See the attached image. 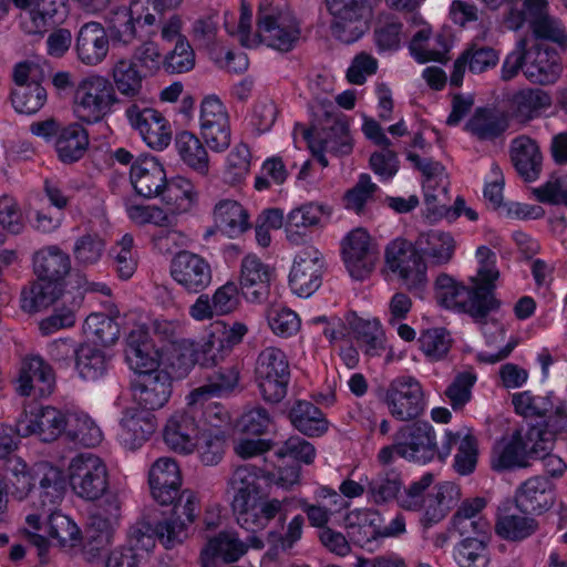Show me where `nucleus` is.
<instances>
[{"label": "nucleus", "instance_id": "a18cd8bd", "mask_svg": "<svg viewBox=\"0 0 567 567\" xmlns=\"http://www.w3.org/2000/svg\"><path fill=\"white\" fill-rule=\"evenodd\" d=\"M206 383L195 389L188 399L198 403L199 398L220 396L237 386L239 373L234 367L218 368L205 375Z\"/></svg>", "mask_w": 567, "mask_h": 567}, {"label": "nucleus", "instance_id": "052dcab7", "mask_svg": "<svg viewBox=\"0 0 567 567\" xmlns=\"http://www.w3.org/2000/svg\"><path fill=\"white\" fill-rule=\"evenodd\" d=\"M350 324L359 347L369 355L379 354L384 343V334L379 321L354 319Z\"/></svg>", "mask_w": 567, "mask_h": 567}, {"label": "nucleus", "instance_id": "a211bd4d", "mask_svg": "<svg viewBox=\"0 0 567 567\" xmlns=\"http://www.w3.org/2000/svg\"><path fill=\"white\" fill-rule=\"evenodd\" d=\"M322 269V256L316 247L308 246L301 249L295 257L289 274L292 291L300 297L311 296L321 286Z\"/></svg>", "mask_w": 567, "mask_h": 567}, {"label": "nucleus", "instance_id": "13d9d810", "mask_svg": "<svg viewBox=\"0 0 567 567\" xmlns=\"http://www.w3.org/2000/svg\"><path fill=\"white\" fill-rule=\"evenodd\" d=\"M11 102L18 113L31 115L45 104L47 91L40 81H31L28 86H18L12 90Z\"/></svg>", "mask_w": 567, "mask_h": 567}, {"label": "nucleus", "instance_id": "f3484780", "mask_svg": "<svg viewBox=\"0 0 567 567\" xmlns=\"http://www.w3.org/2000/svg\"><path fill=\"white\" fill-rule=\"evenodd\" d=\"M401 457L427 463L437 453L436 436L429 422H414L400 429L396 434Z\"/></svg>", "mask_w": 567, "mask_h": 567}, {"label": "nucleus", "instance_id": "58836bf2", "mask_svg": "<svg viewBox=\"0 0 567 567\" xmlns=\"http://www.w3.org/2000/svg\"><path fill=\"white\" fill-rule=\"evenodd\" d=\"M509 126L505 113L480 107L466 123L465 128L481 141H493L499 137Z\"/></svg>", "mask_w": 567, "mask_h": 567}, {"label": "nucleus", "instance_id": "7c9ffc66", "mask_svg": "<svg viewBox=\"0 0 567 567\" xmlns=\"http://www.w3.org/2000/svg\"><path fill=\"white\" fill-rule=\"evenodd\" d=\"M551 105V96L542 89H523L508 101L509 116L519 123H528Z\"/></svg>", "mask_w": 567, "mask_h": 567}, {"label": "nucleus", "instance_id": "473e14b6", "mask_svg": "<svg viewBox=\"0 0 567 567\" xmlns=\"http://www.w3.org/2000/svg\"><path fill=\"white\" fill-rule=\"evenodd\" d=\"M330 212L326 206L316 203H307L293 208L286 218L285 230L287 239L292 244H301L311 227L320 225L323 215Z\"/></svg>", "mask_w": 567, "mask_h": 567}, {"label": "nucleus", "instance_id": "680f3d73", "mask_svg": "<svg viewBox=\"0 0 567 567\" xmlns=\"http://www.w3.org/2000/svg\"><path fill=\"white\" fill-rule=\"evenodd\" d=\"M512 403L516 413L528 416L555 415L554 402L550 394L533 395L530 391L515 393Z\"/></svg>", "mask_w": 567, "mask_h": 567}, {"label": "nucleus", "instance_id": "6e6d98bb", "mask_svg": "<svg viewBox=\"0 0 567 567\" xmlns=\"http://www.w3.org/2000/svg\"><path fill=\"white\" fill-rule=\"evenodd\" d=\"M487 537L463 538L455 547L454 558L460 567H486L489 561Z\"/></svg>", "mask_w": 567, "mask_h": 567}, {"label": "nucleus", "instance_id": "4468645a", "mask_svg": "<svg viewBox=\"0 0 567 567\" xmlns=\"http://www.w3.org/2000/svg\"><path fill=\"white\" fill-rule=\"evenodd\" d=\"M342 255L350 276L363 280L374 269L379 251L369 233L355 228L343 239Z\"/></svg>", "mask_w": 567, "mask_h": 567}, {"label": "nucleus", "instance_id": "2eb2a0df", "mask_svg": "<svg viewBox=\"0 0 567 567\" xmlns=\"http://www.w3.org/2000/svg\"><path fill=\"white\" fill-rule=\"evenodd\" d=\"M126 117L133 128L138 131L144 142L153 150L162 151L172 141L168 121L157 110L132 104L126 109Z\"/></svg>", "mask_w": 567, "mask_h": 567}, {"label": "nucleus", "instance_id": "3c124183", "mask_svg": "<svg viewBox=\"0 0 567 567\" xmlns=\"http://www.w3.org/2000/svg\"><path fill=\"white\" fill-rule=\"evenodd\" d=\"M0 480L6 481L13 496L22 499L34 486V475L28 471L27 464L19 458H11L0 466Z\"/></svg>", "mask_w": 567, "mask_h": 567}, {"label": "nucleus", "instance_id": "f8f14e48", "mask_svg": "<svg viewBox=\"0 0 567 567\" xmlns=\"http://www.w3.org/2000/svg\"><path fill=\"white\" fill-rule=\"evenodd\" d=\"M198 403L189 399L187 408L176 411L166 422L163 439L167 447L179 454H190L198 444L200 420Z\"/></svg>", "mask_w": 567, "mask_h": 567}, {"label": "nucleus", "instance_id": "2f4dec72", "mask_svg": "<svg viewBox=\"0 0 567 567\" xmlns=\"http://www.w3.org/2000/svg\"><path fill=\"white\" fill-rule=\"evenodd\" d=\"M511 159L524 181L533 182L538 178L543 155L534 140L524 135L514 138L511 145Z\"/></svg>", "mask_w": 567, "mask_h": 567}, {"label": "nucleus", "instance_id": "39448f33", "mask_svg": "<svg viewBox=\"0 0 567 567\" xmlns=\"http://www.w3.org/2000/svg\"><path fill=\"white\" fill-rule=\"evenodd\" d=\"M255 379L262 399L269 403H279L286 396L290 381L286 353L277 347L261 350L256 360Z\"/></svg>", "mask_w": 567, "mask_h": 567}, {"label": "nucleus", "instance_id": "f03ea898", "mask_svg": "<svg viewBox=\"0 0 567 567\" xmlns=\"http://www.w3.org/2000/svg\"><path fill=\"white\" fill-rule=\"evenodd\" d=\"M498 271L482 268L477 277L472 278L473 286L466 287L446 274H441L435 281V298L446 308L468 315L475 323L486 324L491 312L501 307L495 297V280Z\"/></svg>", "mask_w": 567, "mask_h": 567}, {"label": "nucleus", "instance_id": "c756f323", "mask_svg": "<svg viewBox=\"0 0 567 567\" xmlns=\"http://www.w3.org/2000/svg\"><path fill=\"white\" fill-rule=\"evenodd\" d=\"M247 549V544L239 539L236 532H220L215 537L209 538L206 546L202 549L200 564L203 567H216L217 559H221L225 563H234Z\"/></svg>", "mask_w": 567, "mask_h": 567}, {"label": "nucleus", "instance_id": "e433bc0d", "mask_svg": "<svg viewBox=\"0 0 567 567\" xmlns=\"http://www.w3.org/2000/svg\"><path fill=\"white\" fill-rule=\"evenodd\" d=\"M288 416L293 427L307 436H320L328 430V421L323 413L309 401L297 400Z\"/></svg>", "mask_w": 567, "mask_h": 567}, {"label": "nucleus", "instance_id": "a878e982", "mask_svg": "<svg viewBox=\"0 0 567 567\" xmlns=\"http://www.w3.org/2000/svg\"><path fill=\"white\" fill-rule=\"evenodd\" d=\"M457 446L454 457V468L461 475L471 474L477 463L478 444L472 430L464 426L456 432L446 431L440 457L444 458L451 454L452 447Z\"/></svg>", "mask_w": 567, "mask_h": 567}, {"label": "nucleus", "instance_id": "6ab92c4d", "mask_svg": "<svg viewBox=\"0 0 567 567\" xmlns=\"http://www.w3.org/2000/svg\"><path fill=\"white\" fill-rule=\"evenodd\" d=\"M55 386V375L41 357H27L21 364L17 391L23 396L47 398Z\"/></svg>", "mask_w": 567, "mask_h": 567}, {"label": "nucleus", "instance_id": "20e7f679", "mask_svg": "<svg viewBox=\"0 0 567 567\" xmlns=\"http://www.w3.org/2000/svg\"><path fill=\"white\" fill-rule=\"evenodd\" d=\"M379 0H326L332 17V35L346 44L358 41L370 28L373 9Z\"/></svg>", "mask_w": 567, "mask_h": 567}, {"label": "nucleus", "instance_id": "9d476101", "mask_svg": "<svg viewBox=\"0 0 567 567\" xmlns=\"http://www.w3.org/2000/svg\"><path fill=\"white\" fill-rule=\"evenodd\" d=\"M385 261L396 272L408 289H419L426 282V265L417 247L404 239L391 241L385 250Z\"/></svg>", "mask_w": 567, "mask_h": 567}, {"label": "nucleus", "instance_id": "69168bd1", "mask_svg": "<svg viewBox=\"0 0 567 567\" xmlns=\"http://www.w3.org/2000/svg\"><path fill=\"white\" fill-rule=\"evenodd\" d=\"M476 382V374L471 371L458 372L444 391L453 410H461L471 401L472 388Z\"/></svg>", "mask_w": 567, "mask_h": 567}, {"label": "nucleus", "instance_id": "8fccbe9b", "mask_svg": "<svg viewBox=\"0 0 567 567\" xmlns=\"http://www.w3.org/2000/svg\"><path fill=\"white\" fill-rule=\"evenodd\" d=\"M112 76L114 85L121 94L127 97H135L142 92L143 80L146 73H141L136 62L121 59L114 64Z\"/></svg>", "mask_w": 567, "mask_h": 567}, {"label": "nucleus", "instance_id": "79ce46f5", "mask_svg": "<svg viewBox=\"0 0 567 567\" xmlns=\"http://www.w3.org/2000/svg\"><path fill=\"white\" fill-rule=\"evenodd\" d=\"M175 146L184 164L200 176H207L209 172L208 153L197 136L188 131H183L176 135Z\"/></svg>", "mask_w": 567, "mask_h": 567}, {"label": "nucleus", "instance_id": "5701e85b", "mask_svg": "<svg viewBox=\"0 0 567 567\" xmlns=\"http://www.w3.org/2000/svg\"><path fill=\"white\" fill-rule=\"evenodd\" d=\"M272 270L254 255L246 256L241 261L240 288L247 301L261 303L270 293Z\"/></svg>", "mask_w": 567, "mask_h": 567}, {"label": "nucleus", "instance_id": "37998d69", "mask_svg": "<svg viewBox=\"0 0 567 567\" xmlns=\"http://www.w3.org/2000/svg\"><path fill=\"white\" fill-rule=\"evenodd\" d=\"M63 290L64 282L38 279L29 291H22L21 308L29 313L40 311L54 303L62 296Z\"/></svg>", "mask_w": 567, "mask_h": 567}, {"label": "nucleus", "instance_id": "bf43d9fd", "mask_svg": "<svg viewBox=\"0 0 567 567\" xmlns=\"http://www.w3.org/2000/svg\"><path fill=\"white\" fill-rule=\"evenodd\" d=\"M65 436L70 442L86 447L95 446L102 441L101 430L84 414H69Z\"/></svg>", "mask_w": 567, "mask_h": 567}, {"label": "nucleus", "instance_id": "9b49d317", "mask_svg": "<svg viewBox=\"0 0 567 567\" xmlns=\"http://www.w3.org/2000/svg\"><path fill=\"white\" fill-rule=\"evenodd\" d=\"M198 514V499L196 493L186 489L179 503L173 506L172 514L155 524L156 538L167 548L181 545L187 537V527L194 523Z\"/></svg>", "mask_w": 567, "mask_h": 567}, {"label": "nucleus", "instance_id": "1a4fd4ad", "mask_svg": "<svg viewBox=\"0 0 567 567\" xmlns=\"http://www.w3.org/2000/svg\"><path fill=\"white\" fill-rule=\"evenodd\" d=\"M299 22L288 13L275 12L268 7H259L257 37L260 42L280 52L291 51L300 39Z\"/></svg>", "mask_w": 567, "mask_h": 567}, {"label": "nucleus", "instance_id": "ea45409f", "mask_svg": "<svg viewBox=\"0 0 567 567\" xmlns=\"http://www.w3.org/2000/svg\"><path fill=\"white\" fill-rule=\"evenodd\" d=\"M431 30L427 28L417 31L409 45L411 54L420 63H426L430 61L445 62L446 54L450 50V44L446 37L439 33L434 39L430 40Z\"/></svg>", "mask_w": 567, "mask_h": 567}, {"label": "nucleus", "instance_id": "7ed1b4c3", "mask_svg": "<svg viewBox=\"0 0 567 567\" xmlns=\"http://www.w3.org/2000/svg\"><path fill=\"white\" fill-rule=\"evenodd\" d=\"M554 446V432L545 429L544 424H536L513 432L508 440L503 439L495 443L491 455V466L502 472L515 468H526L529 460H536L542 451Z\"/></svg>", "mask_w": 567, "mask_h": 567}, {"label": "nucleus", "instance_id": "423d86ee", "mask_svg": "<svg viewBox=\"0 0 567 567\" xmlns=\"http://www.w3.org/2000/svg\"><path fill=\"white\" fill-rule=\"evenodd\" d=\"M117 102L114 85L105 78L94 75L84 79L74 96V114L81 122H100Z\"/></svg>", "mask_w": 567, "mask_h": 567}, {"label": "nucleus", "instance_id": "a19ab883", "mask_svg": "<svg viewBox=\"0 0 567 567\" xmlns=\"http://www.w3.org/2000/svg\"><path fill=\"white\" fill-rule=\"evenodd\" d=\"M415 246L433 264L445 265L453 258L456 243L450 233L431 230L421 234L415 241Z\"/></svg>", "mask_w": 567, "mask_h": 567}, {"label": "nucleus", "instance_id": "4d7b16f0", "mask_svg": "<svg viewBox=\"0 0 567 567\" xmlns=\"http://www.w3.org/2000/svg\"><path fill=\"white\" fill-rule=\"evenodd\" d=\"M106 32L110 41L127 45L136 38V21L133 11L126 7H118L112 11Z\"/></svg>", "mask_w": 567, "mask_h": 567}, {"label": "nucleus", "instance_id": "e2e57ef3", "mask_svg": "<svg viewBox=\"0 0 567 567\" xmlns=\"http://www.w3.org/2000/svg\"><path fill=\"white\" fill-rule=\"evenodd\" d=\"M105 251V241L97 234L80 236L73 246L72 252L76 265L89 267L96 265Z\"/></svg>", "mask_w": 567, "mask_h": 567}, {"label": "nucleus", "instance_id": "4be33fe9", "mask_svg": "<svg viewBox=\"0 0 567 567\" xmlns=\"http://www.w3.org/2000/svg\"><path fill=\"white\" fill-rule=\"evenodd\" d=\"M68 421L69 414L50 405L41 406L28 421L18 422L17 433L21 436L37 434L41 441L52 442L65 434Z\"/></svg>", "mask_w": 567, "mask_h": 567}, {"label": "nucleus", "instance_id": "5fc2aeb1", "mask_svg": "<svg viewBox=\"0 0 567 567\" xmlns=\"http://www.w3.org/2000/svg\"><path fill=\"white\" fill-rule=\"evenodd\" d=\"M35 476L39 477L41 506L50 512L62 497V474L56 467L42 464L38 466Z\"/></svg>", "mask_w": 567, "mask_h": 567}, {"label": "nucleus", "instance_id": "f257e3e1", "mask_svg": "<svg viewBox=\"0 0 567 567\" xmlns=\"http://www.w3.org/2000/svg\"><path fill=\"white\" fill-rule=\"evenodd\" d=\"M269 472L254 465H241L234 470L227 482V494L237 524L250 533L268 526L276 517L282 525L287 519L289 498H267L262 483H268Z\"/></svg>", "mask_w": 567, "mask_h": 567}, {"label": "nucleus", "instance_id": "72a5a7b5", "mask_svg": "<svg viewBox=\"0 0 567 567\" xmlns=\"http://www.w3.org/2000/svg\"><path fill=\"white\" fill-rule=\"evenodd\" d=\"M33 270L40 280L64 282L71 270L70 256L58 246L45 247L34 254Z\"/></svg>", "mask_w": 567, "mask_h": 567}, {"label": "nucleus", "instance_id": "aec40b11", "mask_svg": "<svg viewBox=\"0 0 567 567\" xmlns=\"http://www.w3.org/2000/svg\"><path fill=\"white\" fill-rule=\"evenodd\" d=\"M74 50L79 61L87 66L102 63L110 50L105 27L96 21L82 24L74 39Z\"/></svg>", "mask_w": 567, "mask_h": 567}, {"label": "nucleus", "instance_id": "338daca9", "mask_svg": "<svg viewBox=\"0 0 567 567\" xmlns=\"http://www.w3.org/2000/svg\"><path fill=\"white\" fill-rule=\"evenodd\" d=\"M85 329L105 347L115 343L120 337L118 323L100 313H93L85 319Z\"/></svg>", "mask_w": 567, "mask_h": 567}, {"label": "nucleus", "instance_id": "bb28decb", "mask_svg": "<svg viewBox=\"0 0 567 567\" xmlns=\"http://www.w3.org/2000/svg\"><path fill=\"white\" fill-rule=\"evenodd\" d=\"M120 426L121 444L126 450L135 451L151 439L157 427V422L151 412L133 408L124 411Z\"/></svg>", "mask_w": 567, "mask_h": 567}, {"label": "nucleus", "instance_id": "c9c22d12", "mask_svg": "<svg viewBox=\"0 0 567 567\" xmlns=\"http://www.w3.org/2000/svg\"><path fill=\"white\" fill-rule=\"evenodd\" d=\"M213 215L216 227L230 238L238 237L250 227L248 212L233 199L219 200Z\"/></svg>", "mask_w": 567, "mask_h": 567}, {"label": "nucleus", "instance_id": "dca6fc26", "mask_svg": "<svg viewBox=\"0 0 567 567\" xmlns=\"http://www.w3.org/2000/svg\"><path fill=\"white\" fill-rule=\"evenodd\" d=\"M148 485L153 499L162 506H175L186 491H181V471L176 461L171 457H161L152 464Z\"/></svg>", "mask_w": 567, "mask_h": 567}, {"label": "nucleus", "instance_id": "ddd939ff", "mask_svg": "<svg viewBox=\"0 0 567 567\" xmlns=\"http://www.w3.org/2000/svg\"><path fill=\"white\" fill-rule=\"evenodd\" d=\"M173 280L188 293L203 292L213 280L210 264L200 255L179 250L169 264Z\"/></svg>", "mask_w": 567, "mask_h": 567}, {"label": "nucleus", "instance_id": "09e8293b", "mask_svg": "<svg viewBox=\"0 0 567 567\" xmlns=\"http://www.w3.org/2000/svg\"><path fill=\"white\" fill-rule=\"evenodd\" d=\"M109 368V360L105 353L89 343L79 346L75 369L84 380L95 381L103 377Z\"/></svg>", "mask_w": 567, "mask_h": 567}, {"label": "nucleus", "instance_id": "4c0bfd02", "mask_svg": "<svg viewBox=\"0 0 567 567\" xmlns=\"http://www.w3.org/2000/svg\"><path fill=\"white\" fill-rule=\"evenodd\" d=\"M318 144V151L344 156L352 151V141L349 134V124L346 116L338 114L332 117V124L323 127L315 140Z\"/></svg>", "mask_w": 567, "mask_h": 567}, {"label": "nucleus", "instance_id": "603ef678", "mask_svg": "<svg viewBox=\"0 0 567 567\" xmlns=\"http://www.w3.org/2000/svg\"><path fill=\"white\" fill-rule=\"evenodd\" d=\"M402 487L401 474L394 468L380 472L367 483L369 498L375 504H384L396 498Z\"/></svg>", "mask_w": 567, "mask_h": 567}, {"label": "nucleus", "instance_id": "b1692460", "mask_svg": "<svg viewBox=\"0 0 567 567\" xmlns=\"http://www.w3.org/2000/svg\"><path fill=\"white\" fill-rule=\"evenodd\" d=\"M527 56L524 75L529 82L548 85L559 79L563 69L554 49L543 43H536L528 49Z\"/></svg>", "mask_w": 567, "mask_h": 567}, {"label": "nucleus", "instance_id": "774afa93", "mask_svg": "<svg viewBox=\"0 0 567 567\" xmlns=\"http://www.w3.org/2000/svg\"><path fill=\"white\" fill-rule=\"evenodd\" d=\"M420 349L432 359L443 358L450 350V333L444 328H435L423 331L419 338Z\"/></svg>", "mask_w": 567, "mask_h": 567}, {"label": "nucleus", "instance_id": "0e129e2a", "mask_svg": "<svg viewBox=\"0 0 567 567\" xmlns=\"http://www.w3.org/2000/svg\"><path fill=\"white\" fill-rule=\"evenodd\" d=\"M195 66V52L186 38L177 39L174 49L163 60V68L169 74L186 73Z\"/></svg>", "mask_w": 567, "mask_h": 567}, {"label": "nucleus", "instance_id": "393cba45", "mask_svg": "<svg viewBox=\"0 0 567 567\" xmlns=\"http://www.w3.org/2000/svg\"><path fill=\"white\" fill-rule=\"evenodd\" d=\"M131 183L142 197H157L163 190L167 178L163 165L152 155L136 158L130 172Z\"/></svg>", "mask_w": 567, "mask_h": 567}, {"label": "nucleus", "instance_id": "c85d7f7f", "mask_svg": "<svg viewBox=\"0 0 567 567\" xmlns=\"http://www.w3.org/2000/svg\"><path fill=\"white\" fill-rule=\"evenodd\" d=\"M554 499L553 483L545 476L528 478L515 496L516 506L524 514H540L551 507Z\"/></svg>", "mask_w": 567, "mask_h": 567}, {"label": "nucleus", "instance_id": "6e6552de", "mask_svg": "<svg viewBox=\"0 0 567 567\" xmlns=\"http://www.w3.org/2000/svg\"><path fill=\"white\" fill-rule=\"evenodd\" d=\"M380 398L386 404L390 414L399 421L415 420L426 406L422 384L414 377L401 375L393 379Z\"/></svg>", "mask_w": 567, "mask_h": 567}, {"label": "nucleus", "instance_id": "de8ad7c7", "mask_svg": "<svg viewBox=\"0 0 567 567\" xmlns=\"http://www.w3.org/2000/svg\"><path fill=\"white\" fill-rule=\"evenodd\" d=\"M305 527V517L296 515L288 523L284 533L270 530L267 535V542L270 545L266 551L265 557L269 560H276L280 553L291 550L295 545L301 539Z\"/></svg>", "mask_w": 567, "mask_h": 567}, {"label": "nucleus", "instance_id": "c03bdc74", "mask_svg": "<svg viewBox=\"0 0 567 567\" xmlns=\"http://www.w3.org/2000/svg\"><path fill=\"white\" fill-rule=\"evenodd\" d=\"M158 197L171 207L173 214L187 213L197 202L194 185L182 176L167 181Z\"/></svg>", "mask_w": 567, "mask_h": 567}, {"label": "nucleus", "instance_id": "cd10ccee", "mask_svg": "<svg viewBox=\"0 0 567 567\" xmlns=\"http://www.w3.org/2000/svg\"><path fill=\"white\" fill-rule=\"evenodd\" d=\"M485 506L483 497L464 501L451 519L452 530L464 538L487 537L491 524L482 515Z\"/></svg>", "mask_w": 567, "mask_h": 567}, {"label": "nucleus", "instance_id": "0eeeda50", "mask_svg": "<svg viewBox=\"0 0 567 567\" xmlns=\"http://www.w3.org/2000/svg\"><path fill=\"white\" fill-rule=\"evenodd\" d=\"M69 481L76 496L85 501L99 499L109 487L107 467L97 455L80 453L70 462Z\"/></svg>", "mask_w": 567, "mask_h": 567}, {"label": "nucleus", "instance_id": "f704fd0d", "mask_svg": "<svg viewBox=\"0 0 567 567\" xmlns=\"http://www.w3.org/2000/svg\"><path fill=\"white\" fill-rule=\"evenodd\" d=\"M89 147V133L79 123H71L62 127L55 138V151L59 159L64 164L80 161Z\"/></svg>", "mask_w": 567, "mask_h": 567}, {"label": "nucleus", "instance_id": "864d4df0", "mask_svg": "<svg viewBox=\"0 0 567 567\" xmlns=\"http://www.w3.org/2000/svg\"><path fill=\"white\" fill-rule=\"evenodd\" d=\"M495 529L502 538L519 542L535 534L538 523L527 515L505 514L498 517Z\"/></svg>", "mask_w": 567, "mask_h": 567}, {"label": "nucleus", "instance_id": "412c9836", "mask_svg": "<svg viewBox=\"0 0 567 567\" xmlns=\"http://www.w3.org/2000/svg\"><path fill=\"white\" fill-rule=\"evenodd\" d=\"M134 399L145 411L161 409L172 394V379L165 370L136 375L132 381Z\"/></svg>", "mask_w": 567, "mask_h": 567}, {"label": "nucleus", "instance_id": "49530a36", "mask_svg": "<svg viewBox=\"0 0 567 567\" xmlns=\"http://www.w3.org/2000/svg\"><path fill=\"white\" fill-rule=\"evenodd\" d=\"M52 508H42V514L47 515V532L51 539L56 540L61 547H74L80 544L81 530L76 524L66 515L54 512Z\"/></svg>", "mask_w": 567, "mask_h": 567}]
</instances>
